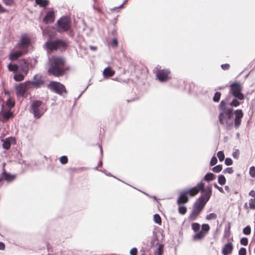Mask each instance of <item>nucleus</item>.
I'll list each match as a JSON object with an SVG mask.
<instances>
[{
	"label": "nucleus",
	"mask_w": 255,
	"mask_h": 255,
	"mask_svg": "<svg viewBox=\"0 0 255 255\" xmlns=\"http://www.w3.org/2000/svg\"><path fill=\"white\" fill-rule=\"evenodd\" d=\"M15 175L8 173L3 169L2 173L0 174V183L3 180L11 182L15 178Z\"/></svg>",
	"instance_id": "obj_15"
},
{
	"label": "nucleus",
	"mask_w": 255,
	"mask_h": 255,
	"mask_svg": "<svg viewBox=\"0 0 255 255\" xmlns=\"http://www.w3.org/2000/svg\"><path fill=\"white\" fill-rule=\"evenodd\" d=\"M153 221L155 223L159 225L161 224V218L160 215L158 214H155L153 215Z\"/></svg>",
	"instance_id": "obj_36"
},
{
	"label": "nucleus",
	"mask_w": 255,
	"mask_h": 255,
	"mask_svg": "<svg viewBox=\"0 0 255 255\" xmlns=\"http://www.w3.org/2000/svg\"><path fill=\"white\" fill-rule=\"evenodd\" d=\"M55 20V14L53 10H50L46 12L45 16L43 19V21L45 24L52 23Z\"/></svg>",
	"instance_id": "obj_17"
},
{
	"label": "nucleus",
	"mask_w": 255,
	"mask_h": 255,
	"mask_svg": "<svg viewBox=\"0 0 255 255\" xmlns=\"http://www.w3.org/2000/svg\"><path fill=\"white\" fill-rule=\"evenodd\" d=\"M14 140V139L11 137L6 138L3 141L2 147L4 149L8 150L11 146L12 141Z\"/></svg>",
	"instance_id": "obj_24"
},
{
	"label": "nucleus",
	"mask_w": 255,
	"mask_h": 255,
	"mask_svg": "<svg viewBox=\"0 0 255 255\" xmlns=\"http://www.w3.org/2000/svg\"><path fill=\"white\" fill-rule=\"evenodd\" d=\"M35 2L40 7L46 8L49 4L48 0H35Z\"/></svg>",
	"instance_id": "obj_29"
},
{
	"label": "nucleus",
	"mask_w": 255,
	"mask_h": 255,
	"mask_svg": "<svg viewBox=\"0 0 255 255\" xmlns=\"http://www.w3.org/2000/svg\"><path fill=\"white\" fill-rule=\"evenodd\" d=\"M130 255H137V249L136 248L134 247L132 248L129 252Z\"/></svg>",
	"instance_id": "obj_58"
},
{
	"label": "nucleus",
	"mask_w": 255,
	"mask_h": 255,
	"mask_svg": "<svg viewBox=\"0 0 255 255\" xmlns=\"http://www.w3.org/2000/svg\"><path fill=\"white\" fill-rule=\"evenodd\" d=\"M44 83V80L42 79V77L40 74H35L32 80V85L34 86L35 89H39L41 88Z\"/></svg>",
	"instance_id": "obj_13"
},
{
	"label": "nucleus",
	"mask_w": 255,
	"mask_h": 255,
	"mask_svg": "<svg viewBox=\"0 0 255 255\" xmlns=\"http://www.w3.org/2000/svg\"><path fill=\"white\" fill-rule=\"evenodd\" d=\"M54 255H82L80 252L77 250H63L60 251V253L54 254Z\"/></svg>",
	"instance_id": "obj_20"
},
{
	"label": "nucleus",
	"mask_w": 255,
	"mask_h": 255,
	"mask_svg": "<svg viewBox=\"0 0 255 255\" xmlns=\"http://www.w3.org/2000/svg\"><path fill=\"white\" fill-rule=\"evenodd\" d=\"M230 98V96H228L226 98V101L222 100L220 104L219 105V109L220 111V113L219 114V121L221 125H224L225 123L224 116H226L227 120L226 121V124L228 126H232L233 125V122L229 124L228 120H230L233 117V109L232 108H227L226 107L227 102L228 99Z\"/></svg>",
	"instance_id": "obj_2"
},
{
	"label": "nucleus",
	"mask_w": 255,
	"mask_h": 255,
	"mask_svg": "<svg viewBox=\"0 0 255 255\" xmlns=\"http://www.w3.org/2000/svg\"><path fill=\"white\" fill-rule=\"evenodd\" d=\"M5 105L7 106V107L9 109V110H10V109L14 107V106H15L14 100L11 99L10 97H9L7 99L5 102Z\"/></svg>",
	"instance_id": "obj_32"
},
{
	"label": "nucleus",
	"mask_w": 255,
	"mask_h": 255,
	"mask_svg": "<svg viewBox=\"0 0 255 255\" xmlns=\"http://www.w3.org/2000/svg\"><path fill=\"white\" fill-rule=\"evenodd\" d=\"M47 111L46 105L40 100L33 101L30 106V112L34 118L40 119Z\"/></svg>",
	"instance_id": "obj_4"
},
{
	"label": "nucleus",
	"mask_w": 255,
	"mask_h": 255,
	"mask_svg": "<svg viewBox=\"0 0 255 255\" xmlns=\"http://www.w3.org/2000/svg\"><path fill=\"white\" fill-rule=\"evenodd\" d=\"M217 158L215 156H213L210 160V165L211 166L215 165L217 163Z\"/></svg>",
	"instance_id": "obj_51"
},
{
	"label": "nucleus",
	"mask_w": 255,
	"mask_h": 255,
	"mask_svg": "<svg viewBox=\"0 0 255 255\" xmlns=\"http://www.w3.org/2000/svg\"><path fill=\"white\" fill-rule=\"evenodd\" d=\"M210 230V226L208 224H204L202 225L201 230H200L202 233L206 235Z\"/></svg>",
	"instance_id": "obj_34"
},
{
	"label": "nucleus",
	"mask_w": 255,
	"mask_h": 255,
	"mask_svg": "<svg viewBox=\"0 0 255 255\" xmlns=\"http://www.w3.org/2000/svg\"><path fill=\"white\" fill-rule=\"evenodd\" d=\"M4 106L1 105V109L0 111V121L3 123L7 121L9 119L13 117V113L10 110L5 111Z\"/></svg>",
	"instance_id": "obj_11"
},
{
	"label": "nucleus",
	"mask_w": 255,
	"mask_h": 255,
	"mask_svg": "<svg viewBox=\"0 0 255 255\" xmlns=\"http://www.w3.org/2000/svg\"><path fill=\"white\" fill-rule=\"evenodd\" d=\"M210 187L212 190L211 185H209L206 188L205 187V183L202 181L197 184L196 186L190 188V189L192 191V193L191 194V197H193L197 195L199 192H201L202 194H204L207 192V190L208 187Z\"/></svg>",
	"instance_id": "obj_10"
},
{
	"label": "nucleus",
	"mask_w": 255,
	"mask_h": 255,
	"mask_svg": "<svg viewBox=\"0 0 255 255\" xmlns=\"http://www.w3.org/2000/svg\"><path fill=\"white\" fill-rule=\"evenodd\" d=\"M242 85L237 82H235L230 85V92L234 97L238 99H244L245 96L242 92Z\"/></svg>",
	"instance_id": "obj_8"
},
{
	"label": "nucleus",
	"mask_w": 255,
	"mask_h": 255,
	"mask_svg": "<svg viewBox=\"0 0 255 255\" xmlns=\"http://www.w3.org/2000/svg\"><path fill=\"white\" fill-rule=\"evenodd\" d=\"M249 174L251 177H255V166H252L250 168Z\"/></svg>",
	"instance_id": "obj_47"
},
{
	"label": "nucleus",
	"mask_w": 255,
	"mask_h": 255,
	"mask_svg": "<svg viewBox=\"0 0 255 255\" xmlns=\"http://www.w3.org/2000/svg\"><path fill=\"white\" fill-rule=\"evenodd\" d=\"M56 50L62 48L65 49L67 47V44L63 40L57 39L56 40Z\"/></svg>",
	"instance_id": "obj_26"
},
{
	"label": "nucleus",
	"mask_w": 255,
	"mask_h": 255,
	"mask_svg": "<svg viewBox=\"0 0 255 255\" xmlns=\"http://www.w3.org/2000/svg\"><path fill=\"white\" fill-rule=\"evenodd\" d=\"M217 218V215L214 213H211L207 215L206 219L207 220H215Z\"/></svg>",
	"instance_id": "obj_43"
},
{
	"label": "nucleus",
	"mask_w": 255,
	"mask_h": 255,
	"mask_svg": "<svg viewBox=\"0 0 255 255\" xmlns=\"http://www.w3.org/2000/svg\"><path fill=\"white\" fill-rule=\"evenodd\" d=\"M217 157L219 158V160L220 162H222L224 160L225 158L224 153L223 151H219L217 152Z\"/></svg>",
	"instance_id": "obj_41"
},
{
	"label": "nucleus",
	"mask_w": 255,
	"mask_h": 255,
	"mask_svg": "<svg viewBox=\"0 0 255 255\" xmlns=\"http://www.w3.org/2000/svg\"><path fill=\"white\" fill-rule=\"evenodd\" d=\"M128 0H124L123 2L120 5H119L118 6H115V7H113V8H112L111 10L112 11H115L118 9L123 7V5L128 1Z\"/></svg>",
	"instance_id": "obj_55"
},
{
	"label": "nucleus",
	"mask_w": 255,
	"mask_h": 255,
	"mask_svg": "<svg viewBox=\"0 0 255 255\" xmlns=\"http://www.w3.org/2000/svg\"><path fill=\"white\" fill-rule=\"evenodd\" d=\"M118 40L116 37H115L113 39V40L111 43V45L112 47H116L118 46Z\"/></svg>",
	"instance_id": "obj_50"
},
{
	"label": "nucleus",
	"mask_w": 255,
	"mask_h": 255,
	"mask_svg": "<svg viewBox=\"0 0 255 255\" xmlns=\"http://www.w3.org/2000/svg\"><path fill=\"white\" fill-rule=\"evenodd\" d=\"M2 1L7 6H11L13 3V0H2Z\"/></svg>",
	"instance_id": "obj_59"
},
{
	"label": "nucleus",
	"mask_w": 255,
	"mask_h": 255,
	"mask_svg": "<svg viewBox=\"0 0 255 255\" xmlns=\"http://www.w3.org/2000/svg\"><path fill=\"white\" fill-rule=\"evenodd\" d=\"M24 52L18 50L15 52H12L10 53L9 58L10 60H14L23 55Z\"/></svg>",
	"instance_id": "obj_22"
},
{
	"label": "nucleus",
	"mask_w": 255,
	"mask_h": 255,
	"mask_svg": "<svg viewBox=\"0 0 255 255\" xmlns=\"http://www.w3.org/2000/svg\"><path fill=\"white\" fill-rule=\"evenodd\" d=\"M226 178L224 175L221 174L218 176V182L219 184L223 185L226 183Z\"/></svg>",
	"instance_id": "obj_35"
},
{
	"label": "nucleus",
	"mask_w": 255,
	"mask_h": 255,
	"mask_svg": "<svg viewBox=\"0 0 255 255\" xmlns=\"http://www.w3.org/2000/svg\"><path fill=\"white\" fill-rule=\"evenodd\" d=\"M231 223L228 222V225L225 227L224 232V238H229L231 234Z\"/></svg>",
	"instance_id": "obj_28"
},
{
	"label": "nucleus",
	"mask_w": 255,
	"mask_h": 255,
	"mask_svg": "<svg viewBox=\"0 0 255 255\" xmlns=\"http://www.w3.org/2000/svg\"><path fill=\"white\" fill-rule=\"evenodd\" d=\"M251 229L249 225L247 226L243 229V232L246 235H249L251 234Z\"/></svg>",
	"instance_id": "obj_46"
},
{
	"label": "nucleus",
	"mask_w": 255,
	"mask_h": 255,
	"mask_svg": "<svg viewBox=\"0 0 255 255\" xmlns=\"http://www.w3.org/2000/svg\"><path fill=\"white\" fill-rule=\"evenodd\" d=\"M191 193H192V192L190 188L181 192L180 196L177 201L178 205H180L182 204L187 203L189 200L188 195L191 196Z\"/></svg>",
	"instance_id": "obj_12"
},
{
	"label": "nucleus",
	"mask_w": 255,
	"mask_h": 255,
	"mask_svg": "<svg viewBox=\"0 0 255 255\" xmlns=\"http://www.w3.org/2000/svg\"><path fill=\"white\" fill-rule=\"evenodd\" d=\"M171 71L168 69H163L157 70L156 73V78L160 82H166L170 79L169 75Z\"/></svg>",
	"instance_id": "obj_9"
},
{
	"label": "nucleus",
	"mask_w": 255,
	"mask_h": 255,
	"mask_svg": "<svg viewBox=\"0 0 255 255\" xmlns=\"http://www.w3.org/2000/svg\"><path fill=\"white\" fill-rule=\"evenodd\" d=\"M235 118L234 120V125L236 128H238L241 125V120L243 117L244 114L242 110H237L234 113Z\"/></svg>",
	"instance_id": "obj_16"
},
{
	"label": "nucleus",
	"mask_w": 255,
	"mask_h": 255,
	"mask_svg": "<svg viewBox=\"0 0 255 255\" xmlns=\"http://www.w3.org/2000/svg\"><path fill=\"white\" fill-rule=\"evenodd\" d=\"M234 98L232 100V101L229 104L232 107H237L239 106L242 104V102L240 101L244 100V99H238L235 97H234Z\"/></svg>",
	"instance_id": "obj_27"
},
{
	"label": "nucleus",
	"mask_w": 255,
	"mask_h": 255,
	"mask_svg": "<svg viewBox=\"0 0 255 255\" xmlns=\"http://www.w3.org/2000/svg\"><path fill=\"white\" fill-rule=\"evenodd\" d=\"M249 207L251 209H255V202L253 201V199H251L249 200Z\"/></svg>",
	"instance_id": "obj_57"
},
{
	"label": "nucleus",
	"mask_w": 255,
	"mask_h": 255,
	"mask_svg": "<svg viewBox=\"0 0 255 255\" xmlns=\"http://www.w3.org/2000/svg\"><path fill=\"white\" fill-rule=\"evenodd\" d=\"M7 12V10L0 4V13H3Z\"/></svg>",
	"instance_id": "obj_62"
},
{
	"label": "nucleus",
	"mask_w": 255,
	"mask_h": 255,
	"mask_svg": "<svg viewBox=\"0 0 255 255\" xmlns=\"http://www.w3.org/2000/svg\"><path fill=\"white\" fill-rule=\"evenodd\" d=\"M44 46L48 52L56 50V40L54 41L48 40L45 43Z\"/></svg>",
	"instance_id": "obj_19"
},
{
	"label": "nucleus",
	"mask_w": 255,
	"mask_h": 255,
	"mask_svg": "<svg viewBox=\"0 0 255 255\" xmlns=\"http://www.w3.org/2000/svg\"><path fill=\"white\" fill-rule=\"evenodd\" d=\"M191 228L194 232H197L200 228V225L198 223H192Z\"/></svg>",
	"instance_id": "obj_37"
},
{
	"label": "nucleus",
	"mask_w": 255,
	"mask_h": 255,
	"mask_svg": "<svg viewBox=\"0 0 255 255\" xmlns=\"http://www.w3.org/2000/svg\"><path fill=\"white\" fill-rule=\"evenodd\" d=\"M221 94L220 92H216L214 94V96L213 98V100L214 102H219L221 98Z\"/></svg>",
	"instance_id": "obj_39"
},
{
	"label": "nucleus",
	"mask_w": 255,
	"mask_h": 255,
	"mask_svg": "<svg viewBox=\"0 0 255 255\" xmlns=\"http://www.w3.org/2000/svg\"><path fill=\"white\" fill-rule=\"evenodd\" d=\"M214 187L217 189L221 193H224V191L222 187L219 186L216 183L213 184Z\"/></svg>",
	"instance_id": "obj_60"
},
{
	"label": "nucleus",
	"mask_w": 255,
	"mask_h": 255,
	"mask_svg": "<svg viewBox=\"0 0 255 255\" xmlns=\"http://www.w3.org/2000/svg\"><path fill=\"white\" fill-rule=\"evenodd\" d=\"M178 211L180 214L184 215L187 212V208L184 206H179Z\"/></svg>",
	"instance_id": "obj_45"
},
{
	"label": "nucleus",
	"mask_w": 255,
	"mask_h": 255,
	"mask_svg": "<svg viewBox=\"0 0 255 255\" xmlns=\"http://www.w3.org/2000/svg\"><path fill=\"white\" fill-rule=\"evenodd\" d=\"M249 194L250 196L254 197L255 196V191H254V190H252L251 191H250Z\"/></svg>",
	"instance_id": "obj_64"
},
{
	"label": "nucleus",
	"mask_w": 255,
	"mask_h": 255,
	"mask_svg": "<svg viewBox=\"0 0 255 255\" xmlns=\"http://www.w3.org/2000/svg\"><path fill=\"white\" fill-rule=\"evenodd\" d=\"M16 95L23 96L26 92L25 86L23 83H20L15 86Z\"/></svg>",
	"instance_id": "obj_18"
},
{
	"label": "nucleus",
	"mask_w": 255,
	"mask_h": 255,
	"mask_svg": "<svg viewBox=\"0 0 255 255\" xmlns=\"http://www.w3.org/2000/svg\"><path fill=\"white\" fill-rule=\"evenodd\" d=\"M205 235L201 231H198L195 234L193 237V240L194 241L200 240L204 238Z\"/></svg>",
	"instance_id": "obj_31"
},
{
	"label": "nucleus",
	"mask_w": 255,
	"mask_h": 255,
	"mask_svg": "<svg viewBox=\"0 0 255 255\" xmlns=\"http://www.w3.org/2000/svg\"><path fill=\"white\" fill-rule=\"evenodd\" d=\"M212 190L209 187L207 190V192L202 195L198 198L196 201L194 203L193 206L197 209L202 210L207 202L209 200L212 196Z\"/></svg>",
	"instance_id": "obj_5"
},
{
	"label": "nucleus",
	"mask_w": 255,
	"mask_h": 255,
	"mask_svg": "<svg viewBox=\"0 0 255 255\" xmlns=\"http://www.w3.org/2000/svg\"><path fill=\"white\" fill-rule=\"evenodd\" d=\"M238 254H239V255H247L246 249L244 247L241 248L239 251Z\"/></svg>",
	"instance_id": "obj_52"
},
{
	"label": "nucleus",
	"mask_w": 255,
	"mask_h": 255,
	"mask_svg": "<svg viewBox=\"0 0 255 255\" xmlns=\"http://www.w3.org/2000/svg\"><path fill=\"white\" fill-rule=\"evenodd\" d=\"M153 238L152 240V241L151 242V244H154V242L155 241H157V243H156V244L158 245V242H159V241H158V237L157 236L156 234V233L153 231Z\"/></svg>",
	"instance_id": "obj_54"
},
{
	"label": "nucleus",
	"mask_w": 255,
	"mask_h": 255,
	"mask_svg": "<svg viewBox=\"0 0 255 255\" xmlns=\"http://www.w3.org/2000/svg\"><path fill=\"white\" fill-rule=\"evenodd\" d=\"M8 69L9 71L12 72L14 74H17V66L16 64H9L7 66Z\"/></svg>",
	"instance_id": "obj_33"
},
{
	"label": "nucleus",
	"mask_w": 255,
	"mask_h": 255,
	"mask_svg": "<svg viewBox=\"0 0 255 255\" xmlns=\"http://www.w3.org/2000/svg\"><path fill=\"white\" fill-rule=\"evenodd\" d=\"M222 170V165L218 164L212 168V170L215 173H219Z\"/></svg>",
	"instance_id": "obj_40"
},
{
	"label": "nucleus",
	"mask_w": 255,
	"mask_h": 255,
	"mask_svg": "<svg viewBox=\"0 0 255 255\" xmlns=\"http://www.w3.org/2000/svg\"><path fill=\"white\" fill-rule=\"evenodd\" d=\"M115 71L110 67H108L105 68L103 71V76L105 78L112 77L115 74Z\"/></svg>",
	"instance_id": "obj_25"
},
{
	"label": "nucleus",
	"mask_w": 255,
	"mask_h": 255,
	"mask_svg": "<svg viewBox=\"0 0 255 255\" xmlns=\"http://www.w3.org/2000/svg\"><path fill=\"white\" fill-rule=\"evenodd\" d=\"M23 84L25 86V89L26 90L29 89H35L34 86L32 85V81H26L23 82Z\"/></svg>",
	"instance_id": "obj_38"
},
{
	"label": "nucleus",
	"mask_w": 255,
	"mask_h": 255,
	"mask_svg": "<svg viewBox=\"0 0 255 255\" xmlns=\"http://www.w3.org/2000/svg\"><path fill=\"white\" fill-rule=\"evenodd\" d=\"M233 250V245L231 242H228L226 244L222 249V253L223 254H231Z\"/></svg>",
	"instance_id": "obj_21"
},
{
	"label": "nucleus",
	"mask_w": 255,
	"mask_h": 255,
	"mask_svg": "<svg viewBox=\"0 0 255 255\" xmlns=\"http://www.w3.org/2000/svg\"><path fill=\"white\" fill-rule=\"evenodd\" d=\"M240 244L244 246H247L248 244V239L246 237H243L240 240Z\"/></svg>",
	"instance_id": "obj_48"
},
{
	"label": "nucleus",
	"mask_w": 255,
	"mask_h": 255,
	"mask_svg": "<svg viewBox=\"0 0 255 255\" xmlns=\"http://www.w3.org/2000/svg\"><path fill=\"white\" fill-rule=\"evenodd\" d=\"M30 43V39L25 35H22L20 38V41L18 43L17 46L21 48L26 50L24 53H26L27 49Z\"/></svg>",
	"instance_id": "obj_14"
},
{
	"label": "nucleus",
	"mask_w": 255,
	"mask_h": 255,
	"mask_svg": "<svg viewBox=\"0 0 255 255\" xmlns=\"http://www.w3.org/2000/svg\"><path fill=\"white\" fill-rule=\"evenodd\" d=\"M67 69L65 67V61L63 58L53 57L49 62L47 72L49 75L60 77L64 75Z\"/></svg>",
	"instance_id": "obj_1"
},
{
	"label": "nucleus",
	"mask_w": 255,
	"mask_h": 255,
	"mask_svg": "<svg viewBox=\"0 0 255 255\" xmlns=\"http://www.w3.org/2000/svg\"><path fill=\"white\" fill-rule=\"evenodd\" d=\"M163 248V245L162 244L159 245L158 248L154 252V254H157V255H162Z\"/></svg>",
	"instance_id": "obj_42"
},
{
	"label": "nucleus",
	"mask_w": 255,
	"mask_h": 255,
	"mask_svg": "<svg viewBox=\"0 0 255 255\" xmlns=\"http://www.w3.org/2000/svg\"><path fill=\"white\" fill-rule=\"evenodd\" d=\"M59 161L62 164H65L68 162V159L66 155H63L59 158Z\"/></svg>",
	"instance_id": "obj_44"
},
{
	"label": "nucleus",
	"mask_w": 255,
	"mask_h": 255,
	"mask_svg": "<svg viewBox=\"0 0 255 255\" xmlns=\"http://www.w3.org/2000/svg\"><path fill=\"white\" fill-rule=\"evenodd\" d=\"M201 211V210L193 206V210L189 217V220L190 221L195 220L198 215L200 213Z\"/></svg>",
	"instance_id": "obj_23"
},
{
	"label": "nucleus",
	"mask_w": 255,
	"mask_h": 255,
	"mask_svg": "<svg viewBox=\"0 0 255 255\" xmlns=\"http://www.w3.org/2000/svg\"><path fill=\"white\" fill-rule=\"evenodd\" d=\"M57 28L56 31L58 33H62L70 29L71 21L67 16H62L57 21Z\"/></svg>",
	"instance_id": "obj_6"
},
{
	"label": "nucleus",
	"mask_w": 255,
	"mask_h": 255,
	"mask_svg": "<svg viewBox=\"0 0 255 255\" xmlns=\"http://www.w3.org/2000/svg\"><path fill=\"white\" fill-rule=\"evenodd\" d=\"M216 178V175L213 173L209 172L207 173L204 177V180L210 182L214 180Z\"/></svg>",
	"instance_id": "obj_30"
},
{
	"label": "nucleus",
	"mask_w": 255,
	"mask_h": 255,
	"mask_svg": "<svg viewBox=\"0 0 255 255\" xmlns=\"http://www.w3.org/2000/svg\"><path fill=\"white\" fill-rule=\"evenodd\" d=\"M240 155V151L239 149H235L234 152L232 154L233 157L236 159H238Z\"/></svg>",
	"instance_id": "obj_49"
},
{
	"label": "nucleus",
	"mask_w": 255,
	"mask_h": 255,
	"mask_svg": "<svg viewBox=\"0 0 255 255\" xmlns=\"http://www.w3.org/2000/svg\"><path fill=\"white\" fill-rule=\"evenodd\" d=\"M234 170L232 167H227L225 168L223 171L224 173L232 174Z\"/></svg>",
	"instance_id": "obj_56"
},
{
	"label": "nucleus",
	"mask_w": 255,
	"mask_h": 255,
	"mask_svg": "<svg viewBox=\"0 0 255 255\" xmlns=\"http://www.w3.org/2000/svg\"><path fill=\"white\" fill-rule=\"evenodd\" d=\"M17 74L14 75L13 79L16 82L22 81L27 75L29 70V62L25 59H20L16 63Z\"/></svg>",
	"instance_id": "obj_3"
},
{
	"label": "nucleus",
	"mask_w": 255,
	"mask_h": 255,
	"mask_svg": "<svg viewBox=\"0 0 255 255\" xmlns=\"http://www.w3.org/2000/svg\"><path fill=\"white\" fill-rule=\"evenodd\" d=\"M221 68L223 70H227L230 68V65L229 64L226 63V64H224L221 65Z\"/></svg>",
	"instance_id": "obj_61"
},
{
	"label": "nucleus",
	"mask_w": 255,
	"mask_h": 255,
	"mask_svg": "<svg viewBox=\"0 0 255 255\" xmlns=\"http://www.w3.org/2000/svg\"><path fill=\"white\" fill-rule=\"evenodd\" d=\"M225 164L226 165L229 166L233 164V160L231 158L227 157L225 159Z\"/></svg>",
	"instance_id": "obj_53"
},
{
	"label": "nucleus",
	"mask_w": 255,
	"mask_h": 255,
	"mask_svg": "<svg viewBox=\"0 0 255 255\" xmlns=\"http://www.w3.org/2000/svg\"><path fill=\"white\" fill-rule=\"evenodd\" d=\"M68 31V35L71 37H73L74 36V31L71 30V29L70 30H69Z\"/></svg>",
	"instance_id": "obj_63"
},
{
	"label": "nucleus",
	"mask_w": 255,
	"mask_h": 255,
	"mask_svg": "<svg viewBox=\"0 0 255 255\" xmlns=\"http://www.w3.org/2000/svg\"><path fill=\"white\" fill-rule=\"evenodd\" d=\"M47 87L53 92L62 96L64 98L66 97L63 93L67 94V91L65 86L60 82L52 81L48 84Z\"/></svg>",
	"instance_id": "obj_7"
}]
</instances>
